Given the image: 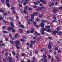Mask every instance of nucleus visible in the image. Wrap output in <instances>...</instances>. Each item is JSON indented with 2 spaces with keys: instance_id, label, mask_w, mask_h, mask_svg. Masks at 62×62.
<instances>
[{
  "instance_id": "1",
  "label": "nucleus",
  "mask_w": 62,
  "mask_h": 62,
  "mask_svg": "<svg viewBox=\"0 0 62 62\" xmlns=\"http://www.w3.org/2000/svg\"><path fill=\"white\" fill-rule=\"evenodd\" d=\"M38 14V13H34L33 15L31 14V18L32 19H34V15H37V14Z\"/></svg>"
},
{
  "instance_id": "2",
  "label": "nucleus",
  "mask_w": 62,
  "mask_h": 62,
  "mask_svg": "<svg viewBox=\"0 0 62 62\" xmlns=\"http://www.w3.org/2000/svg\"><path fill=\"white\" fill-rule=\"evenodd\" d=\"M42 32H41V34L42 35H44V31H46V29L44 28H43L41 29Z\"/></svg>"
},
{
  "instance_id": "3",
  "label": "nucleus",
  "mask_w": 62,
  "mask_h": 62,
  "mask_svg": "<svg viewBox=\"0 0 62 62\" xmlns=\"http://www.w3.org/2000/svg\"><path fill=\"white\" fill-rule=\"evenodd\" d=\"M15 43L16 44H16L19 45V44L20 43V42L19 41L17 40L15 42Z\"/></svg>"
},
{
  "instance_id": "4",
  "label": "nucleus",
  "mask_w": 62,
  "mask_h": 62,
  "mask_svg": "<svg viewBox=\"0 0 62 62\" xmlns=\"http://www.w3.org/2000/svg\"><path fill=\"white\" fill-rule=\"evenodd\" d=\"M57 9V8H56L55 9L53 10V12L54 13H55L56 12H57V11H58V10L56 9Z\"/></svg>"
},
{
  "instance_id": "5",
  "label": "nucleus",
  "mask_w": 62,
  "mask_h": 62,
  "mask_svg": "<svg viewBox=\"0 0 62 62\" xmlns=\"http://www.w3.org/2000/svg\"><path fill=\"white\" fill-rule=\"evenodd\" d=\"M48 47L49 49H51V48H52V46H51V43H49V44L48 46Z\"/></svg>"
},
{
  "instance_id": "6",
  "label": "nucleus",
  "mask_w": 62,
  "mask_h": 62,
  "mask_svg": "<svg viewBox=\"0 0 62 62\" xmlns=\"http://www.w3.org/2000/svg\"><path fill=\"white\" fill-rule=\"evenodd\" d=\"M24 0L25 1V2H27V1H29L30 0H22V1L21 2V4H22V3H23V1H24Z\"/></svg>"
},
{
  "instance_id": "7",
  "label": "nucleus",
  "mask_w": 62,
  "mask_h": 62,
  "mask_svg": "<svg viewBox=\"0 0 62 62\" xmlns=\"http://www.w3.org/2000/svg\"><path fill=\"white\" fill-rule=\"evenodd\" d=\"M42 58L44 59H46V58H47V56L46 55H43V57H42Z\"/></svg>"
},
{
  "instance_id": "8",
  "label": "nucleus",
  "mask_w": 62,
  "mask_h": 62,
  "mask_svg": "<svg viewBox=\"0 0 62 62\" xmlns=\"http://www.w3.org/2000/svg\"><path fill=\"white\" fill-rule=\"evenodd\" d=\"M58 33V31H53V34H55Z\"/></svg>"
},
{
  "instance_id": "9",
  "label": "nucleus",
  "mask_w": 62,
  "mask_h": 62,
  "mask_svg": "<svg viewBox=\"0 0 62 62\" xmlns=\"http://www.w3.org/2000/svg\"><path fill=\"white\" fill-rule=\"evenodd\" d=\"M8 30H13V28L11 27H9L8 28Z\"/></svg>"
},
{
  "instance_id": "10",
  "label": "nucleus",
  "mask_w": 62,
  "mask_h": 62,
  "mask_svg": "<svg viewBox=\"0 0 62 62\" xmlns=\"http://www.w3.org/2000/svg\"><path fill=\"white\" fill-rule=\"evenodd\" d=\"M40 26L42 27H44V24L42 23H41Z\"/></svg>"
},
{
  "instance_id": "11",
  "label": "nucleus",
  "mask_w": 62,
  "mask_h": 62,
  "mask_svg": "<svg viewBox=\"0 0 62 62\" xmlns=\"http://www.w3.org/2000/svg\"><path fill=\"white\" fill-rule=\"evenodd\" d=\"M8 58L9 59V61H11L12 60V57H8Z\"/></svg>"
},
{
  "instance_id": "12",
  "label": "nucleus",
  "mask_w": 62,
  "mask_h": 62,
  "mask_svg": "<svg viewBox=\"0 0 62 62\" xmlns=\"http://www.w3.org/2000/svg\"><path fill=\"white\" fill-rule=\"evenodd\" d=\"M36 34L37 36H39L40 35V34L39 33H38V32H35V33L34 34Z\"/></svg>"
},
{
  "instance_id": "13",
  "label": "nucleus",
  "mask_w": 62,
  "mask_h": 62,
  "mask_svg": "<svg viewBox=\"0 0 62 62\" xmlns=\"http://www.w3.org/2000/svg\"><path fill=\"white\" fill-rule=\"evenodd\" d=\"M19 45H18L17 44H16V48H17V49H20V47H19V46H18Z\"/></svg>"
},
{
  "instance_id": "14",
  "label": "nucleus",
  "mask_w": 62,
  "mask_h": 62,
  "mask_svg": "<svg viewBox=\"0 0 62 62\" xmlns=\"http://www.w3.org/2000/svg\"><path fill=\"white\" fill-rule=\"evenodd\" d=\"M6 5L8 7H10V4L8 3H7Z\"/></svg>"
},
{
  "instance_id": "15",
  "label": "nucleus",
  "mask_w": 62,
  "mask_h": 62,
  "mask_svg": "<svg viewBox=\"0 0 62 62\" xmlns=\"http://www.w3.org/2000/svg\"><path fill=\"white\" fill-rule=\"evenodd\" d=\"M34 31V30L33 29H31V30L30 31V32L31 33H33V32Z\"/></svg>"
},
{
  "instance_id": "16",
  "label": "nucleus",
  "mask_w": 62,
  "mask_h": 62,
  "mask_svg": "<svg viewBox=\"0 0 62 62\" xmlns=\"http://www.w3.org/2000/svg\"><path fill=\"white\" fill-rule=\"evenodd\" d=\"M10 42L11 44H13L14 43V41H10Z\"/></svg>"
},
{
  "instance_id": "17",
  "label": "nucleus",
  "mask_w": 62,
  "mask_h": 62,
  "mask_svg": "<svg viewBox=\"0 0 62 62\" xmlns=\"http://www.w3.org/2000/svg\"><path fill=\"white\" fill-rule=\"evenodd\" d=\"M31 43H36V41L35 40L34 41H31Z\"/></svg>"
},
{
  "instance_id": "18",
  "label": "nucleus",
  "mask_w": 62,
  "mask_h": 62,
  "mask_svg": "<svg viewBox=\"0 0 62 62\" xmlns=\"http://www.w3.org/2000/svg\"><path fill=\"white\" fill-rule=\"evenodd\" d=\"M42 23H45H45H46L47 22V21H46V20H43L42 21Z\"/></svg>"
},
{
  "instance_id": "19",
  "label": "nucleus",
  "mask_w": 62,
  "mask_h": 62,
  "mask_svg": "<svg viewBox=\"0 0 62 62\" xmlns=\"http://www.w3.org/2000/svg\"><path fill=\"white\" fill-rule=\"evenodd\" d=\"M43 14V13H42L41 14V15H39V17L40 18H42V16H41V15H42Z\"/></svg>"
},
{
  "instance_id": "20",
  "label": "nucleus",
  "mask_w": 62,
  "mask_h": 62,
  "mask_svg": "<svg viewBox=\"0 0 62 62\" xmlns=\"http://www.w3.org/2000/svg\"><path fill=\"white\" fill-rule=\"evenodd\" d=\"M0 12H2V13H4V10L2 9L0 10Z\"/></svg>"
},
{
  "instance_id": "21",
  "label": "nucleus",
  "mask_w": 62,
  "mask_h": 62,
  "mask_svg": "<svg viewBox=\"0 0 62 62\" xmlns=\"http://www.w3.org/2000/svg\"><path fill=\"white\" fill-rule=\"evenodd\" d=\"M11 25H12V26H13V27H14V25H13V23L12 22H11Z\"/></svg>"
},
{
  "instance_id": "22",
  "label": "nucleus",
  "mask_w": 62,
  "mask_h": 62,
  "mask_svg": "<svg viewBox=\"0 0 62 62\" xmlns=\"http://www.w3.org/2000/svg\"><path fill=\"white\" fill-rule=\"evenodd\" d=\"M46 31L48 32H51V31L50 30H46Z\"/></svg>"
},
{
  "instance_id": "23",
  "label": "nucleus",
  "mask_w": 62,
  "mask_h": 62,
  "mask_svg": "<svg viewBox=\"0 0 62 62\" xmlns=\"http://www.w3.org/2000/svg\"><path fill=\"white\" fill-rule=\"evenodd\" d=\"M44 62H47V60H46V59H44Z\"/></svg>"
},
{
  "instance_id": "24",
  "label": "nucleus",
  "mask_w": 62,
  "mask_h": 62,
  "mask_svg": "<svg viewBox=\"0 0 62 62\" xmlns=\"http://www.w3.org/2000/svg\"><path fill=\"white\" fill-rule=\"evenodd\" d=\"M19 27L23 28H24V26H23V25H21L19 26Z\"/></svg>"
},
{
  "instance_id": "25",
  "label": "nucleus",
  "mask_w": 62,
  "mask_h": 62,
  "mask_svg": "<svg viewBox=\"0 0 62 62\" xmlns=\"http://www.w3.org/2000/svg\"><path fill=\"white\" fill-rule=\"evenodd\" d=\"M12 53L13 54V55H15L16 54V53H15V52H12Z\"/></svg>"
},
{
  "instance_id": "26",
  "label": "nucleus",
  "mask_w": 62,
  "mask_h": 62,
  "mask_svg": "<svg viewBox=\"0 0 62 62\" xmlns=\"http://www.w3.org/2000/svg\"><path fill=\"white\" fill-rule=\"evenodd\" d=\"M55 57H56V58L57 59V61H58V62H59V59H58V58L57 57V56H55Z\"/></svg>"
},
{
  "instance_id": "27",
  "label": "nucleus",
  "mask_w": 62,
  "mask_h": 62,
  "mask_svg": "<svg viewBox=\"0 0 62 62\" xmlns=\"http://www.w3.org/2000/svg\"><path fill=\"white\" fill-rule=\"evenodd\" d=\"M60 27L58 26L57 27V30L58 31V30H59V29H60Z\"/></svg>"
},
{
  "instance_id": "28",
  "label": "nucleus",
  "mask_w": 62,
  "mask_h": 62,
  "mask_svg": "<svg viewBox=\"0 0 62 62\" xmlns=\"http://www.w3.org/2000/svg\"><path fill=\"white\" fill-rule=\"evenodd\" d=\"M19 30H20V32L21 33H22V32H23V30H22V29H19Z\"/></svg>"
},
{
  "instance_id": "29",
  "label": "nucleus",
  "mask_w": 62,
  "mask_h": 62,
  "mask_svg": "<svg viewBox=\"0 0 62 62\" xmlns=\"http://www.w3.org/2000/svg\"><path fill=\"white\" fill-rule=\"evenodd\" d=\"M34 5H38V4L37 3V2H34Z\"/></svg>"
},
{
  "instance_id": "30",
  "label": "nucleus",
  "mask_w": 62,
  "mask_h": 62,
  "mask_svg": "<svg viewBox=\"0 0 62 62\" xmlns=\"http://www.w3.org/2000/svg\"><path fill=\"white\" fill-rule=\"evenodd\" d=\"M18 36V34H16L15 35V37L16 38H17V37Z\"/></svg>"
},
{
  "instance_id": "31",
  "label": "nucleus",
  "mask_w": 62,
  "mask_h": 62,
  "mask_svg": "<svg viewBox=\"0 0 62 62\" xmlns=\"http://www.w3.org/2000/svg\"><path fill=\"white\" fill-rule=\"evenodd\" d=\"M27 21H28V24H30V21L28 19H27Z\"/></svg>"
},
{
  "instance_id": "32",
  "label": "nucleus",
  "mask_w": 62,
  "mask_h": 62,
  "mask_svg": "<svg viewBox=\"0 0 62 62\" xmlns=\"http://www.w3.org/2000/svg\"><path fill=\"white\" fill-rule=\"evenodd\" d=\"M22 42H24L25 41V40H24L23 39H21L20 40Z\"/></svg>"
},
{
  "instance_id": "33",
  "label": "nucleus",
  "mask_w": 62,
  "mask_h": 62,
  "mask_svg": "<svg viewBox=\"0 0 62 62\" xmlns=\"http://www.w3.org/2000/svg\"><path fill=\"white\" fill-rule=\"evenodd\" d=\"M42 8H44V9L45 8V7H41L40 8V9H41Z\"/></svg>"
},
{
  "instance_id": "34",
  "label": "nucleus",
  "mask_w": 62,
  "mask_h": 62,
  "mask_svg": "<svg viewBox=\"0 0 62 62\" xmlns=\"http://www.w3.org/2000/svg\"><path fill=\"white\" fill-rule=\"evenodd\" d=\"M15 8L14 7H12L11 8V9H12V10H13V9H15Z\"/></svg>"
},
{
  "instance_id": "35",
  "label": "nucleus",
  "mask_w": 62,
  "mask_h": 62,
  "mask_svg": "<svg viewBox=\"0 0 62 62\" xmlns=\"http://www.w3.org/2000/svg\"><path fill=\"white\" fill-rule=\"evenodd\" d=\"M0 20H3V18L2 17H0Z\"/></svg>"
},
{
  "instance_id": "36",
  "label": "nucleus",
  "mask_w": 62,
  "mask_h": 62,
  "mask_svg": "<svg viewBox=\"0 0 62 62\" xmlns=\"http://www.w3.org/2000/svg\"><path fill=\"white\" fill-rule=\"evenodd\" d=\"M51 5L52 6H54V3H51Z\"/></svg>"
},
{
  "instance_id": "37",
  "label": "nucleus",
  "mask_w": 62,
  "mask_h": 62,
  "mask_svg": "<svg viewBox=\"0 0 62 62\" xmlns=\"http://www.w3.org/2000/svg\"><path fill=\"white\" fill-rule=\"evenodd\" d=\"M32 46H33L32 44H31L30 45V47H32Z\"/></svg>"
},
{
  "instance_id": "38",
  "label": "nucleus",
  "mask_w": 62,
  "mask_h": 62,
  "mask_svg": "<svg viewBox=\"0 0 62 62\" xmlns=\"http://www.w3.org/2000/svg\"><path fill=\"white\" fill-rule=\"evenodd\" d=\"M3 32L4 33H8V32L6 31H3Z\"/></svg>"
},
{
  "instance_id": "39",
  "label": "nucleus",
  "mask_w": 62,
  "mask_h": 62,
  "mask_svg": "<svg viewBox=\"0 0 62 62\" xmlns=\"http://www.w3.org/2000/svg\"><path fill=\"white\" fill-rule=\"evenodd\" d=\"M48 5L49 7H51V6L52 5H51V4L50 3H49L48 4Z\"/></svg>"
},
{
  "instance_id": "40",
  "label": "nucleus",
  "mask_w": 62,
  "mask_h": 62,
  "mask_svg": "<svg viewBox=\"0 0 62 62\" xmlns=\"http://www.w3.org/2000/svg\"><path fill=\"white\" fill-rule=\"evenodd\" d=\"M6 1L7 2V3H8L9 2V0H6Z\"/></svg>"
},
{
  "instance_id": "41",
  "label": "nucleus",
  "mask_w": 62,
  "mask_h": 62,
  "mask_svg": "<svg viewBox=\"0 0 62 62\" xmlns=\"http://www.w3.org/2000/svg\"><path fill=\"white\" fill-rule=\"evenodd\" d=\"M46 28H50V27L49 26H47L46 27Z\"/></svg>"
},
{
  "instance_id": "42",
  "label": "nucleus",
  "mask_w": 62,
  "mask_h": 62,
  "mask_svg": "<svg viewBox=\"0 0 62 62\" xmlns=\"http://www.w3.org/2000/svg\"><path fill=\"white\" fill-rule=\"evenodd\" d=\"M41 9H40V8H38V9H37L36 10H37V11H39Z\"/></svg>"
},
{
  "instance_id": "43",
  "label": "nucleus",
  "mask_w": 62,
  "mask_h": 62,
  "mask_svg": "<svg viewBox=\"0 0 62 62\" xmlns=\"http://www.w3.org/2000/svg\"><path fill=\"white\" fill-rule=\"evenodd\" d=\"M2 46H5V44H4V43L2 44Z\"/></svg>"
},
{
  "instance_id": "44",
  "label": "nucleus",
  "mask_w": 62,
  "mask_h": 62,
  "mask_svg": "<svg viewBox=\"0 0 62 62\" xmlns=\"http://www.w3.org/2000/svg\"><path fill=\"white\" fill-rule=\"evenodd\" d=\"M43 4H46V2H45V1H44V0H43Z\"/></svg>"
},
{
  "instance_id": "45",
  "label": "nucleus",
  "mask_w": 62,
  "mask_h": 62,
  "mask_svg": "<svg viewBox=\"0 0 62 62\" xmlns=\"http://www.w3.org/2000/svg\"><path fill=\"white\" fill-rule=\"evenodd\" d=\"M33 8H37V6H34Z\"/></svg>"
},
{
  "instance_id": "46",
  "label": "nucleus",
  "mask_w": 62,
  "mask_h": 62,
  "mask_svg": "<svg viewBox=\"0 0 62 62\" xmlns=\"http://www.w3.org/2000/svg\"><path fill=\"white\" fill-rule=\"evenodd\" d=\"M27 8H28V6H26V7L25 8V9H26Z\"/></svg>"
},
{
  "instance_id": "47",
  "label": "nucleus",
  "mask_w": 62,
  "mask_h": 62,
  "mask_svg": "<svg viewBox=\"0 0 62 62\" xmlns=\"http://www.w3.org/2000/svg\"><path fill=\"white\" fill-rule=\"evenodd\" d=\"M8 38H6L5 40H6V41H8Z\"/></svg>"
},
{
  "instance_id": "48",
  "label": "nucleus",
  "mask_w": 62,
  "mask_h": 62,
  "mask_svg": "<svg viewBox=\"0 0 62 62\" xmlns=\"http://www.w3.org/2000/svg\"><path fill=\"white\" fill-rule=\"evenodd\" d=\"M4 23H8V22L6 21H3Z\"/></svg>"
},
{
  "instance_id": "49",
  "label": "nucleus",
  "mask_w": 62,
  "mask_h": 62,
  "mask_svg": "<svg viewBox=\"0 0 62 62\" xmlns=\"http://www.w3.org/2000/svg\"><path fill=\"white\" fill-rule=\"evenodd\" d=\"M62 34V32H59V35H61V34Z\"/></svg>"
},
{
  "instance_id": "50",
  "label": "nucleus",
  "mask_w": 62,
  "mask_h": 62,
  "mask_svg": "<svg viewBox=\"0 0 62 62\" xmlns=\"http://www.w3.org/2000/svg\"><path fill=\"white\" fill-rule=\"evenodd\" d=\"M53 23H55L56 22V21L54 20H53Z\"/></svg>"
},
{
  "instance_id": "51",
  "label": "nucleus",
  "mask_w": 62,
  "mask_h": 62,
  "mask_svg": "<svg viewBox=\"0 0 62 62\" xmlns=\"http://www.w3.org/2000/svg\"><path fill=\"white\" fill-rule=\"evenodd\" d=\"M26 2H24L23 3L24 6H25V5H26Z\"/></svg>"
},
{
  "instance_id": "52",
  "label": "nucleus",
  "mask_w": 62,
  "mask_h": 62,
  "mask_svg": "<svg viewBox=\"0 0 62 62\" xmlns=\"http://www.w3.org/2000/svg\"><path fill=\"white\" fill-rule=\"evenodd\" d=\"M36 21H39V18H37L36 19Z\"/></svg>"
},
{
  "instance_id": "53",
  "label": "nucleus",
  "mask_w": 62,
  "mask_h": 62,
  "mask_svg": "<svg viewBox=\"0 0 62 62\" xmlns=\"http://www.w3.org/2000/svg\"><path fill=\"white\" fill-rule=\"evenodd\" d=\"M44 49H43L41 50V52H43V51H44V50H44Z\"/></svg>"
},
{
  "instance_id": "54",
  "label": "nucleus",
  "mask_w": 62,
  "mask_h": 62,
  "mask_svg": "<svg viewBox=\"0 0 62 62\" xmlns=\"http://www.w3.org/2000/svg\"><path fill=\"white\" fill-rule=\"evenodd\" d=\"M50 26H51V27H53V24H51V23L50 24Z\"/></svg>"
},
{
  "instance_id": "55",
  "label": "nucleus",
  "mask_w": 62,
  "mask_h": 62,
  "mask_svg": "<svg viewBox=\"0 0 62 62\" xmlns=\"http://www.w3.org/2000/svg\"><path fill=\"white\" fill-rule=\"evenodd\" d=\"M12 32H15V30H12Z\"/></svg>"
},
{
  "instance_id": "56",
  "label": "nucleus",
  "mask_w": 62,
  "mask_h": 62,
  "mask_svg": "<svg viewBox=\"0 0 62 62\" xmlns=\"http://www.w3.org/2000/svg\"><path fill=\"white\" fill-rule=\"evenodd\" d=\"M41 39V38H39V39H38V41H39V40H40V39Z\"/></svg>"
},
{
  "instance_id": "57",
  "label": "nucleus",
  "mask_w": 62,
  "mask_h": 62,
  "mask_svg": "<svg viewBox=\"0 0 62 62\" xmlns=\"http://www.w3.org/2000/svg\"><path fill=\"white\" fill-rule=\"evenodd\" d=\"M36 37H33V39H36V38H37V36H35Z\"/></svg>"
},
{
  "instance_id": "58",
  "label": "nucleus",
  "mask_w": 62,
  "mask_h": 62,
  "mask_svg": "<svg viewBox=\"0 0 62 62\" xmlns=\"http://www.w3.org/2000/svg\"><path fill=\"white\" fill-rule=\"evenodd\" d=\"M24 13H27L26 11H25V10H24Z\"/></svg>"
},
{
  "instance_id": "59",
  "label": "nucleus",
  "mask_w": 62,
  "mask_h": 62,
  "mask_svg": "<svg viewBox=\"0 0 62 62\" xmlns=\"http://www.w3.org/2000/svg\"><path fill=\"white\" fill-rule=\"evenodd\" d=\"M16 19H19V17L18 16H16Z\"/></svg>"
},
{
  "instance_id": "60",
  "label": "nucleus",
  "mask_w": 62,
  "mask_h": 62,
  "mask_svg": "<svg viewBox=\"0 0 62 62\" xmlns=\"http://www.w3.org/2000/svg\"><path fill=\"white\" fill-rule=\"evenodd\" d=\"M55 5H58V3L57 2H56V3H55Z\"/></svg>"
},
{
  "instance_id": "61",
  "label": "nucleus",
  "mask_w": 62,
  "mask_h": 62,
  "mask_svg": "<svg viewBox=\"0 0 62 62\" xmlns=\"http://www.w3.org/2000/svg\"><path fill=\"white\" fill-rule=\"evenodd\" d=\"M25 55V54H22V56H24V55Z\"/></svg>"
},
{
  "instance_id": "62",
  "label": "nucleus",
  "mask_w": 62,
  "mask_h": 62,
  "mask_svg": "<svg viewBox=\"0 0 62 62\" xmlns=\"http://www.w3.org/2000/svg\"><path fill=\"white\" fill-rule=\"evenodd\" d=\"M6 26H4V27H3V29H4V28H6Z\"/></svg>"
},
{
  "instance_id": "63",
  "label": "nucleus",
  "mask_w": 62,
  "mask_h": 62,
  "mask_svg": "<svg viewBox=\"0 0 62 62\" xmlns=\"http://www.w3.org/2000/svg\"><path fill=\"white\" fill-rule=\"evenodd\" d=\"M27 33H28V34H29V31H27Z\"/></svg>"
},
{
  "instance_id": "64",
  "label": "nucleus",
  "mask_w": 62,
  "mask_h": 62,
  "mask_svg": "<svg viewBox=\"0 0 62 62\" xmlns=\"http://www.w3.org/2000/svg\"><path fill=\"white\" fill-rule=\"evenodd\" d=\"M59 9H62V7H61L59 8Z\"/></svg>"
}]
</instances>
